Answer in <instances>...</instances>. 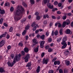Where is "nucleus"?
<instances>
[{
  "instance_id": "obj_53",
  "label": "nucleus",
  "mask_w": 73,
  "mask_h": 73,
  "mask_svg": "<svg viewBox=\"0 0 73 73\" xmlns=\"http://www.w3.org/2000/svg\"><path fill=\"white\" fill-rule=\"evenodd\" d=\"M40 47L41 48H44V45L41 44H41H40Z\"/></svg>"
},
{
  "instance_id": "obj_8",
  "label": "nucleus",
  "mask_w": 73,
  "mask_h": 73,
  "mask_svg": "<svg viewBox=\"0 0 73 73\" xmlns=\"http://www.w3.org/2000/svg\"><path fill=\"white\" fill-rule=\"evenodd\" d=\"M7 64L9 66H10L11 67L13 66V65L15 64V63L13 62V61L12 63V64L11 63V62H7Z\"/></svg>"
},
{
  "instance_id": "obj_25",
  "label": "nucleus",
  "mask_w": 73,
  "mask_h": 73,
  "mask_svg": "<svg viewBox=\"0 0 73 73\" xmlns=\"http://www.w3.org/2000/svg\"><path fill=\"white\" fill-rule=\"evenodd\" d=\"M67 40V37H66L65 36L64 37L62 40V41H66Z\"/></svg>"
},
{
  "instance_id": "obj_40",
  "label": "nucleus",
  "mask_w": 73,
  "mask_h": 73,
  "mask_svg": "<svg viewBox=\"0 0 73 73\" xmlns=\"http://www.w3.org/2000/svg\"><path fill=\"white\" fill-rule=\"evenodd\" d=\"M26 32H27V31H24L22 33L23 35H25V33H26Z\"/></svg>"
},
{
  "instance_id": "obj_64",
  "label": "nucleus",
  "mask_w": 73,
  "mask_h": 73,
  "mask_svg": "<svg viewBox=\"0 0 73 73\" xmlns=\"http://www.w3.org/2000/svg\"><path fill=\"white\" fill-rule=\"evenodd\" d=\"M57 65H60V62L59 61H57Z\"/></svg>"
},
{
  "instance_id": "obj_13",
  "label": "nucleus",
  "mask_w": 73,
  "mask_h": 73,
  "mask_svg": "<svg viewBox=\"0 0 73 73\" xmlns=\"http://www.w3.org/2000/svg\"><path fill=\"white\" fill-rule=\"evenodd\" d=\"M24 51L26 53H28V52H29V49L27 48H24Z\"/></svg>"
},
{
  "instance_id": "obj_42",
  "label": "nucleus",
  "mask_w": 73,
  "mask_h": 73,
  "mask_svg": "<svg viewBox=\"0 0 73 73\" xmlns=\"http://www.w3.org/2000/svg\"><path fill=\"white\" fill-rule=\"evenodd\" d=\"M48 52H51L52 51V49H51V48H50L48 49Z\"/></svg>"
},
{
  "instance_id": "obj_23",
  "label": "nucleus",
  "mask_w": 73,
  "mask_h": 73,
  "mask_svg": "<svg viewBox=\"0 0 73 73\" xmlns=\"http://www.w3.org/2000/svg\"><path fill=\"white\" fill-rule=\"evenodd\" d=\"M62 31H63V29H60V30L59 31V33H60V35H62L63 34V33H62Z\"/></svg>"
},
{
  "instance_id": "obj_14",
  "label": "nucleus",
  "mask_w": 73,
  "mask_h": 73,
  "mask_svg": "<svg viewBox=\"0 0 73 73\" xmlns=\"http://www.w3.org/2000/svg\"><path fill=\"white\" fill-rule=\"evenodd\" d=\"M5 72V70H4V69L2 68H0V73H4Z\"/></svg>"
},
{
  "instance_id": "obj_27",
  "label": "nucleus",
  "mask_w": 73,
  "mask_h": 73,
  "mask_svg": "<svg viewBox=\"0 0 73 73\" xmlns=\"http://www.w3.org/2000/svg\"><path fill=\"white\" fill-rule=\"evenodd\" d=\"M3 20H4V19L3 18H1L0 19V24H2V23H3Z\"/></svg>"
},
{
  "instance_id": "obj_56",
  "label": "nucleus",
  "mask_w": 73,
  "mask_h": 73,
  "mask_svg": "<svg viewBox=\"0 0 73 73\" xmlns=\"http://www.w3.org/2000/svg\"><path fill=\"white\" fill-rule=\"evenodd\" d=\"M57 13L58 15H61V12L60 11H57Z\"/></svg>"
},
{
  "instance_id": "obj_44",
  "label": "nucleus",
  "mask_w": 73,
  "mask_h": 73,
  "mask_svg": "<svg viewBox=\"0 0 73 73\" xmlns=\"http://www.w3.org/2000/svg\"><path fill=\"white\" fill-rule=\"evenodd\" d=\"M54 71L53 70H51L49 71L48 73H53Z\"/></svg>"
},
{
  "instance_id": "obj_55",
  "label": "nucleus",
  "mask_w": 73,
  "mask_h": 73,
  "mask_svg": "<svg viewBox=\"0 0 73 73\" xmlns=\"http://www.w3.org/2000/svg\"><path fill=\"white\" fill-rule=\"evenodd\" d=\"M36 28H37V27H36L35 26L33 28V30L34 31H36Z\"/></svg>"
},
{
  "instance_id": "obj_43",
  "label": "nucleus",
  "mask_w": 73,
  "mask_h": 73,
  "mask_svg": "<svg viewBox=\"0 0 73 73\" xmlns=\"http://www.w3.org/2000/svg\"><path fill=\"white\" fill-rule=\"evenodd\" d=\"M11 57L12 58V59H13V58H14V54H11Z\"/></svg>"
},
{
  "instance_id": "obj_49",
  "label": "nucleus",
  "mask_w": 73,
  "mask_h": 73,
  "mask_svg": "<svg viewBox=\"0 0 73 73\" xmlns=\"http://www.w3.org/2000/svg\"><path fill=\"white\" fill-rule=\"evenodd\" d=\"M36 19L38 20H40V17L39 16H37L36 17Z\"/></svg>"
},
{
  "instance_id": "obj_6",
  "label": "nucleus",
  "mask_w": 73,
  "mask_h": 73,
  "mask_svg": "<svg viewBox=\"0 0 73 73\" xmlns=\"http://www.w3.org/2000/svg\"><path fill=\"white\" fill-rule=\"evenodd\" d=\"M33 45L32 46V47H33L36 44H37V40L36 39H34L33 40Z\"/></svg>"
},
{
  "instance_id": "obj_19",
  "label": "nucleus",
  "mask_w": 73,
  "mask_h": 73,
  "mask_svg": "<svg viewBox=\"0 0 73 73\" xmlns=\"http://www.w3.org/2000/svg\"><path fill=\"white\" fill-rule=\"evenodd\" d=\"M66 34H69L70 33V30L69 29H67L66 30Z\"/></svg>"
},
{
  "instance_id": "obj_50",
  "label": "nucleus",
  "mask_w": 73,
  "mask_h": 73,
  "mask_svg": "<svg viewBox=\"0 0 73 73\" xmlns=\"http://www.w3.org/2000/svg\"><path fill=\"white\" fill-rule=\"evenodd\" d=\"M54 5H57L58 4V2L57 1H55L54 3Z\"/></svg>"
},
{
  "instance_id": "obj_16",
  "label": "nucleus",
  "mask_w": 73,
  "mask_h": 73,
  "mask_svg": "<svg viewBox=\"0 0 73 73\" xmlns=\"http://www.w3.org/2000/svg\"><path fill=\"white\" fill-rule=\"evenodd\" d=\"M45 35H42L41 36H40V38L42 39V40H44L45 39Z\"/></svg>"
},
{
  "instance_id": "obj_32",
  "label": "nucleus",
  "mask_w": 73,
  "mask_h": 73,
  "mask_svg": "<svg viewBox=\"0 0 73 73\" xmlns=\"http://www.w3.org/2000/svg\"><path fill=\"white\" fill-rule=\"evenodd\" d=\"M31 63L29 62L28 63L27 65L26 66L27 67H29V66H31Z\"/></svg>"
},
{
  "instance_id": "obj_38",
  "label": "nucleus",
  "mask_w": 73,
  "mask_h": 73,
  "mask_svg": "<svg viewBox=\"0 0 73 73\" xmlns=\"http://www.w3.org/2000/svg\"><path fill=\"white\" fill-rule=\"evenodd\" d=\"M44 43H45V41L43 40L40 43V44H41L44 45Z\"/></svg>"
},
{
  "instance_id": "obj_52",
  "label": "nucleus",
  "mask_w": 73,
  "mask_h": 73,
  "mask_svg": "<svg viewBox=\"0 0 73 73\" xmlns=\"http://www.w3.org/2000/svg\"><path fill=\"white\" fill-rule=\"evenodd\" d=\"M58 27L59 28H61V27L62 25L60 23H58Z\"/></svg>"
},
{
  "instance_id": "obj_3",
  "label": "nucleus",
  "mask_w": 73,
  "mask_h": 73,
  "mask_svg": "<svg viewBox=\"0 0 73 73\" xmlns=\"http://www.w3.org/2000/svg\"><path fill=\"white\" fill-rule=\"evenodd\" d=\"M61 44L63 45L61 47L62 49H64L67 46V44L65 41H62L61 42Z\"/></svg>"
},
{
  "instance_id": "obj_29",
  "label": "nucleus",
  "mask_w": 73,
  "mask_h": 73,
  "mask_svg": "<svg viewBox=\"0 0 73 73\" xmlns=\"http://www.w3.org/2000/svg\"><path fill=\"white\" fill-rule=\"evenodd\" d=\"M22 4L25 7H27V5L25 3L23 2L22 3Z\"/></svg>"
},
{
  "instance_id": "obj_33",
  "label": "nucleus",
  "mask_w": 73,
  "mask_h": 73,
  "mask_svg": "<svg viewBox=\"0 0 73 73\" xmlns=\"http://www.w3.org/2000/svg\"><path fill=\"white\" fill-rule=\"evenodd\" d=\"M30 2L31 4H35V1H34V0H30Z\"/></svg>"
},
{
  "instance_id": "obj_15",
  "label": "nucleus",
  "mask_w": 73,
  "mask_h": 73,
  "mask_svg": "<svg viewBox=\"0 0 73 73\" xmlns=\"http://www.w3.org/2000/svg\"><path fill=\"white\" fill-rule=\"evenodd\" d=\"M40 66H39L37 67V69L36 70V72L37 73H39L40 72Z\"/></svg>"
},
{
  "instance_id": "obj_62",
  "label": "nucleus",
  "mask_w": 73,
  "mask_h": 73,
  "mask_svg": "<svg viewBox=\"0 0 73 73\" xmlns=\"http://www.w3.org/2000/svg\"><path fill=\"white\" fill-rule=\"evenodd\" d=\"M49 48V46H45V49H48Z\"/></svg>"
},
{
  "instance_id": "obj_9",
  "label": "nucleus",
  "mask_w": 73,
  "mask_h": 73,
  "mask_svg": "<svg viewBox=\"0 0 73 73\" xmlns=\"http://www.w3.org/2000/svg\"><path fill=\"white\" fill-rule=\"evenodd\" d=\"M5 40H2L1 42H0V47H2L3 46V45H4V44H5Z\"/></svg>"
},
{
  "instance_id": "obj_39",
  "label": "nucleus",
  "mask_w": 73,
  "mask_h": 73,
  "mask_svg": "<svg viewBox=\"0 0 73 73\" xmlns=\"http://www.w3.org/2000/svg\"><path fill=\"white\" fill-rule=\"evenodd\" d=\"M49 33L48 31H47L46 33V36H49Z\"/></svg>"
},
{
  "instance_id": "obj_47",
  "label": "nucleus",
  "mask_w": 73,
  "mask_h": 73,
  "mask_svg": "<svg viewBox=\"0 0 73 73\" xmlns=\"http://www.w3.org/2000/svg\"><path fill=\"white\" fill-rule=\"evenodd\" d=\"M44 55H45V53L44 52L42 53L41 54V56L42 57H43L44 56Z\"/></svg>"
},
{
  "instance_id": "obj_10",
  "label": "nucleus",
  "mask_w": 73,
  "mask_h": 73,
  "mask_svg": "<svg viewBox=\"0 0 73 73\" xmlns=\"http://www.w3.org/2000/svg\"><path fill=\"white\" fill-rule=\"evenodd\" d=\"M7 32H5V34H3L2 35L0 36V38H1L2 37H5L7 35Z\"/></svg>"
},
{
  "instance_id": "obj_46",
  "label": "nucleus",
  "mask_w": 73,
  "mask_h": 73,
  "mask_svg": "<svg viewBox=\"0 0 73 73\" xmlns=\"http://www.w3.org/2000/svg\"><path fill=\"white\" fill-rule=\"evenodd\" d=\"M58 6L59 7H61V5H62V4L60 3H59L58 4Z\"/></svg>"
},
{
  "instance_id": "obj_17",
  "label": "nucleus",
  "mask_w": 73,
  "mask_h": 73,
  "mask_svg": "<svg viewBox=\"0 0 73 73\" xmlns=\"http://www.w3.org/2000/svg\"><path fill=\"white\" fill-rule=\"evenodd\" d=\"M42 62L43 64H48V60L47 59H46L44 60Z\"/></svg>"
},
{
  "instance_id": "obj_22",
  "label": "nucleus",
  "mask_w": 73,
  "mask_h": 73,
  "mask_svg": "<svg viewBox=\"0 0 73 73\" xmlns=\"http://www.w3.org/2000/svg\"><path fill=\"white\" fill-rule=\"evenodd\" d=\"M0 13L1 14V15H4V13H5V11L4 10H2L0 12Z\"/></svg>"
},
{
  "instance_id": "obj_41",
  "label": "nucleus",
  "mask_w": 73,
  "mask_h": 73,
  "mask_svg": "<svg viewBox=\"0 0 73 73\" xmlns=\"http://www.w3.org/2000/svg\"><path fill=\"white\" fill-rule=\"evenodd\" d=\"M21 54L22 56H24L25 55V52L24 51H22L21 52Z\"/></svg>"
},
{
  "instance_id": "obj_58",
  "label": "nucleus",
  "mask_w": 73,
  "mask_h": 73,
  "mask_svg": "<svg viewBox=\"0 0 73 73\" xmlns=\"http://www.w3.org/2000/svg\"><path fill=\"white\" fill-rule=\"evenodd\" d=\"M52 39L51 38H49L48 40V42H52Z\"/></svg>"
},
{
  "instance_id": "obj_37",
  "label": "nucleus",
  "mask_w": 73,
  "mask_h": 73,
  "mask_svg": "<svg viewBox=\"0 0 73 73\" xmlns=\"http://www.w3.org/2000/svg\"><path fill=\"white\" fill-rule=\"evenodd\" d=\"M66 17H67L66 16V15L64 16H63L62 17V19H63V20H65V19H66Z\"/></svg>"
},
{
  "instance_id": "obj_60",
  "label": "nucleus",
  "mask_w": 73,
  "mask_h": 73,
  "mask_svg": "<svg viewBox=\"0 0 73 73\" xmlns=\"http://www.w3.org/2000/svg\"><path fill=\"white\" fill-rule=\"evenodd\" d=\"M56 59H57L56 58H54L52 60V62H54V61H55V60H56Z\"/></svg>"
},
{
  "instance_id": "obj_12",
  "label": "nucleus",
  "mask_w": 73,
  "mask_h": 73,
  "mask_svg": "<svg viewBox=\"0 0 73 73\" xmlns=\"http://www.w3.org/2000/svg\"><path fill=\"white\" fill-rule=\"evenodd\" d=\"M66 23L67 25H69L70 24V20L67 19L66 21Z\"/></svg>"
},
{
  "instance_id": "obj_28",
  "label": "nucleus",
  "mask_w": 73,
  "mask_h": 73,
  "mask_svg": "<svg viewBox=\"0 0 73 73\" xmlns=\"http://www.w3.org/2000/svg\"><path fill=\"white\" fill-rule=\"evenodd\" d=\"M68 69L67 68H65L64 69V73H68Z\"/></svg>"
},
{
  "instance_id": "obj_36",
  "label": "nucleus",
  "mask_w": 73,
  "mask_h": 73,
  "mask_svg": "<svg viewBox=\"0 0 73 73\" xmlns=\"http://www.w3.org/2000/svg\"><path fill=\"white\" fill-rule=\"evenodd\" d=\"M59 71L60 73H63V71L61 69H59Z\"/></svg>"
},
{
  "instance_id": "obj_63",
  "label": "nucleus",
  "mask_w": 73,
  "mask_h": 73,
  "mask_svg": "<svg viewBox=\"0 0 73 73\" xmlns=\"http://www.w3.org/2000/svg\"><path fill=\"white\" fill-rule=\"evenodd\" d=\"M39 32V30H37L35 31V33H38Z\"/></svg>"
},
{
  "instance_id": "obj_5",
  "label": "nucleus",
  "mask_w": 73,
  "mask_h": 73,
  "mask_svg": "<svg viewBox=\"0 0 73 73\" xmlns=\"http://www.w3.org/2000/svg\"><path fill=\"white\" fill-rule=\"evenodd\" d=\"M54 33L55 36H57L58 34V31H55V32H54V31H52V33L51 34L52 36H54Z\"/></svg>"
},
{
  "instance_id": "obj_21",
  "label": "nucleus",
  "mask_w": 73,
  "mask_h": 73,
  "mask_svg": "<svg viewBox=\"0 0 73 73\" xmlns=\"http://www.w3.org/2000/svg\"><path fill=\"white\" fill-rule=\"evenodd\" d=\"M26 19L24 18V19H22V20H21V23H22V24H23V23H24V22L26 21Z\"/></svg>"
},
{
  "instance_id": "obj_18",
  "label": "nucleus",
  "mask_w": 73,
  "mask_h": 73,
  "mask_svg": "<svg viewBox=\"0 0 73 73\" xmlns=\"http://www.w3.org/2000/svg\"><path fill=\"white\" fill-rule=\"evenodd\" d=\"M34 51L36 53L38 51V48L37 47L35 48L34 50Z\"/></svg>"
},
{
  "instance_id": "obj_59",
  "label": "nucleus",
  "mask_w": 73,
  "mask_h": 73,
  "mask_svg": "<svg viewBox=\"0 0 73 73\" xmlns=\"http://www.w3.org/2000/svg\"><path fill=\"white\" fill-rule=\"evenodd\" d=\"M29 38V37H28V35H27L26 36L25 39L26 40H28V39Z\"/></svg>"
},
{
  "instance_id": "obj_2",
  "label": "nucleus",
  "mask_w": 73,
  "mask_h": 73,
  "mask_svg": "<svg viewBox=\"0 0 73 73\" xmlns=\"http://www.w3.org/2000/svg\"><path fill=\"white\" fill-rule=\"evenodd\" d=\"M20 59V57H19L18 55H16L14 58L13 62L15 64V62H16V61H19Z\"/></svg>"
},
{
  "instance_id": "obj_61",
  "label": "nucleus",
  "mask_w": 73,
  "mask_h": 73,
  "mask_svg": "<svg viewBox=\"0 0 73 73\" xmlns=\"http://www.w3.org/2000/svg\"><path fill=\"white\" fill-rule=\"evenodd\" d=\"M38 15V12H36L35 13V15L36 16H37Z\"/></svg>"
},
{
  "instance_id": "obj_20",
  "label": "nucleus",
  "mask_w": 73,
  "mask_h": 73,
  "mask_svg": "<svg viewBox=\"0 0 73 73\" xmlns=\"http://www.w3.org/2000/svg\"><path fill=\"white\" fill-rule=\"evenodd\" d=\"M66 23L65 21H64L62 25V27H63L64 28V27L66 26Z\"/></svg>"
},
{
  "instance_id": "obj_11",
  "label": "nucleus",
  "mask_w": 73,
  "mask_h": 73,
  "mask_svg": "<svg viewBox=\"0 0 73 73\" xmlns=\"http://www.w3.org/2000/svg\"><path fill=\"white\" fill-rule=\"evenodd\" d=\"M50 0H43V3L44 4H46L47 3L49 2Z\"/></svg>"
},
{
  "instance_id": "obj_48",
  "label": "nucleus",
  "mask_w": 73,
  "mask_h": 73,
  "mask_svg": "<svg viewBox=\"0 0 73 73\" xmlns=\"http://www.w3.org/2000/svg\"><path fill=\"white\" fill-rule=\"evenodd\" d=\"M3 25L6 27L8 26V24H7L6 23H4L3 24Z\"/></svg>"
},
{
  "instance_id": "obj_35",
  "label": "nucleus",
  "mask_w": 73,
  "mask_h": 73,
  "mask_svg": "<svg viewBox=\"0 0 73 73\" xmlns=\"http://www.w3.org/2000/svg\"><path fill=\"white\" fill-rule=\"evenodd\" d=\"M35 25H36V23L35 22H34L32 23L31 25V27H33L35 26Z\"/></svg>"
},
{
  "instance_id": "obj_31",
  "label": "nucleus",
  "mask_w": 73,
  "mask_h": 73,
  "mask_svg": "<svg viewBox=\"0 0 73 73\" xmlns=\"http://www.w3.org/2000/svg\"><path fill=\"white\" fill-rule=\"evenodd\" d=\"M14 10V8L13 7L11 6L10 9V11L11 12H13Z\"/></svg>"
},
{
  "instance_id": "obj_24",
  "label": "nucleus",
  "mask_w": 73,
  "mask_h": 73,
  "mask_svg": "<svg viewBox=\"0 0 73 73\" xmlns=\"http://www.w3.org/2000/svg\"><path fill=\"white\" fill-rule=\"evenodd\" d=\"M46 17H47V18H49V16H48V15L47 14H45V15H44L43 18H44V19H46Z\"/></svg>"
},
{
  "instance_id": "obj_30",
  "label": "nucleus",
  "mask_w": 73,
  "mask_h": 73,
  "mask_svg": "<svg viewBox=\"0 0 73 73\" xmlns=\"http://www.w3.org/2000/svg\"><path fill=\"white\" fill-rule=\"evenodd\" d=\"M13 31V27H11L9 29V32H12Z\"/></svg>"
},
{
  "instance_id": "obj_51",
  "label": "nucleus",
  "mask_w": 73,
  "mask_h": 73,
  "mask_svg": "<svg viewBox=\"0 0 73 73\" xmlns=\"http://www.w3.org/2000/svg\"><path fill=\"white\" fill-rule=\"evenodd\" d=\"M19 46H23V44L21 43H20L19 44Z\"/></svg>"
},
{
  "instance_id": "obj_45",
  "label": "nucleus",
  "mask_w": 73,
  "mask_h": 73,
  "mask_svg": "<svg viewBox=\"0 0 73 73\" xmlns=\"http://www.w3.org/2000/svg\"><path fill=\"white\" fill-rule=\"evenodd\" d=\"M66 64L67 66L69 65V64H70V61H68L67 62Z\"/></svg>"
},
{
  "instance_id": "obj_1",
  "label": "nucleus",
  "mask_w": 73,
  "mask_h": 73,
  "mask_svg": "<svg viewBox=\"0 0 73 73\" xmlns=\"http://www.w3.org/2000/svg\"><path fill=\"white\" fill-rule=\"evenodd\" d=\"M17 10H16V12L14 13V17L15 19H17V20H19L21 19V18H18L17 16H21L22 17V16L23 12H24V9L22 6H19L17 7Z\"/></svg>"
},
{
  "instance_id": "obj_26",
  "label": "nucleus",
  "mask_w": 73,
  "mask_h": 73,
  "mask_svg": "<svg viewBox=\"0 0 73 73\" xmlns=\"http://www.w3.org/2000/svg\"><path fill=\"white\" fill-rule=\"evenodd\" d=\"M69 51L68 50L64 52V53L65 54H66V55H68V54H69Z\"/></svg>"
},
{
  "instance_id": "obj_54",
  "label": "nucleus",
  "mask_w": 73,
  "mask_h": 73,
  "mask_svg": "<svg viewBox=\"0 0 73 73\" xmlns=\"http://www.w3.org/2000/svg\"><path fill=\"white\" fill-rule=\"evenodd\" d=\"M8 49H10L11 48V46L10 45H9L7 46V47Z\"/></svg>"
},
{
  "instance_id": "obj_4",
  "label": "nucleus",
  "mask_w": 73,
  "mask_h": 73,
  "mask_svg": "<svg viewBox=\"0 0 73 73\" xmlns=\"http://www.w3.org/2000/svg\"><path fill=\"white\" fill-rule=\"evenodd\" d=\"M29 58H30V55L29 54H28L26 55V56L24 58L25 62H27L28 61Z\"/></svg>"
},
{
  "instance_id": "obj_57",
  "label": "nucleus",
  "mask_w": 73,
  "mask_h": 73,
  "mask_svg": "<svg viewBox=\"0 0 73 73\" xmlns=\"http://www.w3.org/2000/svg\"><path fill=\"white\" fill-rule=\"evenodd\" d=\"M10 37V36H9V34H7V39H9V38Z\"/></svg>"
},
{
  "instance_id": "obj_34",
  "label": "nucleus",
  "mask_w": 73,
  "mask_h": 73,
  "mask_svg": "<svg viewBox=\"0 0 73 73\" xmlns=\"http://www.w3.org/2000/svg\"><path fill=\"white\" fill-rule=\"evenodd\" d=\"M30 27V26H29L27 25L25 27V29H26V30L29 29Z\"/></svg>"
},
{
  "instance_id": "obj_7",
  "label": "nucleus",
  "mask_w": 73,
  "mask_h": 73,
  "mask_svg": "<svg viewBox=\"0 0 73 73\" xmlns=\"http://www.w3.org/2000/svg\"><path fill=\"white\" fill-rule=\"evenodd\" d=\"M47 6L50 9H52L53 8V5H52L51 6V4L50 3H48L47 4Z\"/></svg>"
}]
</instances>
